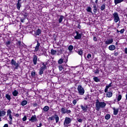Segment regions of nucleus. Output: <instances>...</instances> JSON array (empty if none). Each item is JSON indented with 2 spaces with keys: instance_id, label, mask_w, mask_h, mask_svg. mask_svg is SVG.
I'll list each match as a JSON object with an SVG mask.
<instances>
[{
  "instance_id": "c9c22d12",
  "label": "nucleus",
  "mask_w": 127,
  "mask_h": 127,
  "mask_svg": "<svg viewBox=\"0 0 127 127\" xmlns=\"http://www.w3.org/2000/svg\"><path fill=\"white\" fill-rule=\"evenodd\" d=\"M64 62V61L62 59H61L59 60L58 63L59 64H62Z\"/></svg>"
},
{
  "instance_id": "1a4fd4ad",
  "label": "nucleus",
  "mask_w": 127,
  "mask_h": 127,
  "mask_svg": "<svg viewBox=\"0 0 127 127\" xmlns=\"http://www.w3.org/2000/svg\"><path fill=\"white\" fill-rule=\"evenodd\" d=\"M80 108L82 110V111H84L85 113L87 112V110H88V105H85L84 106H83V105H80Z\"/></svg>"
},
{
  "instance_id": "c85d7f7f",
  "label": "nucleus",
  "mask_w": 127,
  "mask_h": 127,
  "mask_svg": "<svg viewBox=\"0 0 127 127\" xmlns=\"http://www.w3.org/2000/svg\"><path fill=\"white\" fill-rule=\"evenodd\" d=\"M119 114V109H116L115 111H114V115L115 116H117Z\"/></svg>"
},
{
  "instance_id": "72a5a7b5",
  "label": "nucleus",
  "mask_w": 127,
  "mask_h": 127,
  "mask_svg": "<svg viewBox=\"0 0 127 127\" xmlns=\"http://www.w3.org/2000/svg\"><path fill=\"white\" fill-rule=\"evenodd\" d=\"M122 100V95L120 94L118 97V102H120Z\"/></svg>"
},
{
  "instance_id": "5701e85b",
  "label": "nucleus",
  "mask_w": 127,
  "mask_h": 127,
  "mask_svg": "<svg viewBox=\"0 0 127 127\" xmlns=\"http://www.w3.org/2000/svg\"><path fill=\"white\" fill-rule=\"evenodd\" d=\"M43 111L44 112H48L49 111V107L46 106L43 108Z\"/></svg>"
},
{
  "instance_id": "f704fd0d",
  "label": "nucleus",
  "mask_w": 127,
  "mask_h": 127,
  "mask_svg": "<svg viewBox=\"0 0 127 127\" xmlns=\"http://www.w3.org/2000/svg\"><path fill=\"white\" fill-rule=\"evenodd\" d=\"M92 8H91V7H88L87 9V11H88V12H91V13H92Z\"/></svg>"
},
{
  "instance_id": "69168bd1",
  "label": "nucleus",
  "mask_w": 127,
  "mask_h": 127,
  "mask_svg": "<svg viewBox=\"0 0 127 127\" xmlns=\"http://www.w3.org/2000/svg\"><path fill=\"white\" fill-rule=\"evenodd\" d=\"M126 100H127V94L126 95Z\"/></svg>"
},
{
  "instance_id": "4be33fe9",
  "label": "nucleus",
  "mask_w": 127,
  "mask_h": 127,
  "mask_svg": "<svg viewBox=\"0 0 127 127\" xmlns=\"http://www.w3.org/2000/svg\"><path fill=\"white\" fill-rule=\"evenodd\" d=\"M12 95L13 96H14V97H16V96H17V95H18V91H16V90H14L13 92H12Z\"/></svg>"
},
{
  "instance_id": "ddd939ff",
  "label": "nucleus",
  "mask_w": 127,
  "mask_h": 127,
  "mask_svg": "<svg viewBox=\"0 0 127 127\" xmlns=\"http://www.w3.org/2000/svg\"><path fill=\"white\" fill-rule=\"evenodd\" d=\"M39 46H40V43H39V42H38V41H37V44L36 46L35 47L34 52H37V51L39 50Z\"/></svg>"
},
{
  "instance_id": "20e7f679",
  "label": "nucleus",
  "mask_w": 127,
  "mask_h": 127,
  "mask_svg": "<svg viewBox=\"0 0 127 127\" xmlns=\"http://www.w3.org/2000/svg\"><path fill=\"white\" fill-rule=\"evenodd\" d=\"M11 64L12 66H15L14 69H18V66H19V64H18V63H16V62L14 60H11Z\"/></svg>"
},
{
  "instance_id": "5fc2aeb1",
  "label": "nucleus",
  "mask_w": 127,
  "mask_h": 127,
  "mask_svg": "<svg viewBox=\"0 0 127 127\" xmlns=\"http://www.w3.org/2000/svg\"><path fill=\"white\" fill-rule=\"evenodd\" d=\"M17 44L19 45V46H21V41H18Z\"/></svg>"
},
{
  "instance_id": "cd10ccee",
  "label": "nucleus",
  "mask_w": 127,
  "mask_h": 127,
  "mask_svg": "<svg viewBox=\"0 0 127 127\" xmlns=\"http://www.w3.org/2000/svg\"><path fill=\"white\" fill-rule=\"evenodd\" d=\"M73 48H74V47L72 45H70L68 46V49L69 51V52H71L73 50Z\"/></svg>"
},
{
  "instance_id": "3c124183",
  "label": "nucleus",
  "mask_w": 127,
  "mask_h": 127,
  "mask_svg": "<svg viewBox=\"0 0 127 127\" xmlns=\"http://www.w3.org/2000/svg\"><path fill=\"white\" fill-rule=\"evenodd\" d=\"M108 89H109L108 87H107V86H106V88L105 89V93H108Z\"/></svg>"
},
{
  "instance_id": "ea45409f",
  "label": "nucleus",
  "mask_w": 127,
  "mask_h": 127,
  "mask_svg": "<svg viewBox=\"0 0 127 127\" xmlns=\"http://www.w3.org/2000/svg\"><path fill=\"white\" fill-rule=\"evenodd\" d=\"M49 120H50V121H54V116H52V117H50Z\"/></svg>"
},
{
  "instance_id": "4d7b16f0",
  "label": "nucleus",
  "mask_w": 127,
  "mask_h": 127,
  "mask_svg": "<svg viewBox=\"0 0 127 127\" xmlns=\"http://www.w3.org/2000/svg\"><path fill=\"white\" fill-rule=\"evenodd\" d=\"M93 40H94V41H97V37H93Z\"/></svg>"
},
{
  "instance_id": "e433bc0d",
  "label": "nucleus",
  "mask_w": 127,
  "mask_h": 127,
  "mask_svg": "<svg viewBox=\"0 0 127 127\" xmlns=\"http://www.w3.org/2000/svg\"><path fill=\"white\" fill-rule=\"evenodd\" d=\"M78 54L82 56V55H83V51L82 50L79 51L78 52Z\"/></svg>"
},
{
  "instance_id": "6e6552de",
  "label": "nucleus",
  "mask_w": 127,
  "mask_h": 127,
  "mask_svg": "<svg viewBox=\"0 0 127 127\" xmlns=\"http://www.w3.org/2000/svg\"><path fill=\"white\" fill-rule=\"evenodd\" d=\"M71 122H72V120H71V119L70 118L65 117L64 123L67 124L69 125V124L71 123Z\"/></svg>"
},
{
  "instance_id": "f03ea898",
  "label": "nucleus",
  "mask_w": 127,
  "mask_h": 127,
  "mask_svg": "<svg viewBox=\"0 0 127 127\" xmlns=\"http://www.w3.org/2000/svg\"><path fill=\"white\" fill-rule=\"evenodd\" d=\"M77 90L78 92V94H79L80 96H83V95L85 94V89H84V88L82 87V85L78 86Z\"/></svg>"
},
{
  "instance_id": "a211bd4d",
  "label": "nucleus",
  "mask_w": 127,
  "mask_h": 127,
  "mask_svg": "<svg viewBox=\"0 0 127 127\" xmlns=\"http://www.w3.org/2000/svg\"><path fill=\"white\" fill-rule=\"evenodd\" d=\"M124 0H114V3L117 5L118 3H121V2H123Z\"/></svg>"
},
{
  "instance_id": "6e6d98bb",
  "label": "nucleus",
  "mask_w": 127,
  "mask_h": 127,
  "mask_svg": "<svg viewBox=\"0 0 127 127\" xmlns=\"http://www.w3.org/2000/svg\"><path fill=\"white\" fill-rule=\"evenodd\" d=\"M112 86V83H110L108 85H107L106 87L107 88H110Z\"/></svg>"
},
{
  "instance_id": "b1692460",
  "label": "nucleus",
  "mask_w": 127,
  "mask_h": 127,
  "mask_svg": "<svg viewBox=\"0 0 127 127\" xmlns=\"http://www.w3.org/2000/svg\"><path fill=\"white\" fill-rule=\"evenodd\" d=\"M21 105V106H25L26 105H27V101L24 100L22 101Z\"/></svg>"
},
{
  "instance_id": "a878e982",
  "label": "nucleus",
  "mask_w": 127,
  "mask_h": 127,
  "mask_svg": "<svg viewBox=\"0 0 127 127\" xmlns=\"http://www.w3.org/2000/svg\"><path fill=\"white\" fill-rule=\"evenodd\" d=\"M5 98L7 99L8 101H10V100H11V97L9 94H6L5 95Z\"/></svg>"
},
{
  "instance_id": "bf43d9fd",
  "label": "nucleus",
  "mask_w": 127,
  "mask_h": 127,
  "mask_svg": "<svg viewBox=\"0 0 127 127\" xmlns=\"http://www.w3.org/2000/svg\"><path fill=\"white\" fill-rule=\"evenodd\" d=\"M20 21H21V22H24V19H20Z\"/></svg>"
},
{
  "instance_id": "603ef678",
  "label": "nucleus",
  "mask_w": 127,
  "mask_h": 127,
  "mask_svg": "<svg viewBox=\"0 0 127 127\" xmlns=\"http://www.w3.org/2000/svg\"><path fill=\"white\" fill-rule=\"evenodd\" d=\"M99 72H100V71H99L98 69H96V70L95 71L94 73H95V74H99Z\"/></svg>"
},
{
  "instance_id": "052dcab7",
  "label": "nucleus",
  "mask_w": 127,
  "mask_h": 127,
  "mask_svg": "<svg viewBox=\"0 0 127 127\" xmlns=\"http://www.w3.org/2000/svg\"><path fill=\"white\" fill-rule=\"evenodd\" d=\"M80 27H81V26L80 25V24H78L77 25V28L80 29Z\"/></svg>"
},
{
  "instance_id": "f3484780",
  "label": "nucleus",
  "mask_w": 127,
  "mask_h": 127,
  "mask_svg": "<svg viewBox=\"0 0 127 127\" xmlns=\"http://www.w3.org/2000/svg\"><path fill=\"white\" fill-rule=\"evenodd\" d=\"M109 50H111V51H113V50H115V49H116V46H115L114 45H110L109 47Z\"/></svg>"
},
{
  "instance_id": "680f3d73",
  "label": "nucleus",
  "mask_w": 127,
  "mask_h": 127,
  "mask_svg": "<svg viewBox=\"0 0 127 127\" xmlns=\"http://www.w3.org/2000/svg\"><path fill=\"white\" fill-rule=\"evenodd\" d=\"M39 127H42V123H40Z\"/></svg>"
},
{
  "instance_id": "58836bf2",
  "label": "nucleus",
  "mask_w": 127,
  "mask_h": 127,
  "mask_svg": "<svg viewBox=\"0 0 127 127\" xmlns=\"http://www.w3.org/2000/svg\"><path fill=\"white\" fill-rule=\"evenodd\" d=\"M31 76L33 77H35V72L34 71L31 72Z\"/></svg>"
},
{
  "instance_id": "e2e57ef3",
  "label": "nucleus",
  "mask_w": 127,
  "mask_h": 127,
  "mask_svg": "<svg viewBox=\"0 0 127 127\" xmlns=\"http://www.w3.org/2000/svg\"><path fill=\"white\" fill-rule=\"evenodd\" d=\"M93 7H94V8H96V5H95V4L93 5Z\"/></svg>"
},
{
  "instance_id": "13d9d810",
  "label": "nucleus",
  "mask_w": 127,
  "mask_h": 127,
  "mask_svg": "<svg viewBox=\"0 0 127 127\" xmlns=\"http://www.w3.org/2000/svg\"><path fill=\"white\" fill-rule=\"evenodd\" d=\"M118 55H119V53H118V52H116V53H114L115 56H118Z\"/></svg>"
},
{
  "instance_id": "6ab92c4d",
  "label": "nucleus",
  "mask_w": 127,
  "mask_h": 127,
  "mask_svg": "<svg viewBox=\"0 0 127 127\" xmlns=\"http://www.w3.org/2000/svg\"><path fill=\"white\" fill-rule=\"evenodd\" d=\"M106 96L108 98H111L113 96V93L112 92H108L107 93Z\"/></svg>"
},
{
  "instance_id": "39448f33",
  "label": "nucleus",
  "mask_w": 127,
  "mask_h": 127,
  "mask_svg": "<svg viewBox=\"0 0 127 127\" xmlns=\"http://www.w3.org/2000/svg\"><path fill=\"white\" fill-rule=\"evenodd\" d=\"M113 16L114 17V21L117 23L118 21H120V17L118 12H115L113 13Z\"/></svg>"
},
{
  "instance_id": "a18cd8bd",
  "label": "nucleus",
  "mask_w": 127,
  "mask_h": 127,
  "mask_svg": "<svg viewBox=\"0 0 127 127\" xmlns=\"http://www.w3.org/2000/svg\"><path fill=\"white\" fill-rule=\"evenodd\" d=\"M27 118L26 117V116H25L23 118H22V121L23 122H25L26 121Z\"/></svg>"
},
{
  "instance_id": "c03bdc74",
  "label": "nucleus",
  "mask_w": 127,
  "mask_h": 127,
  "mask_svg": "<svg viewBox=\"0 0 127 127\" xmlns=\"http://www.w3.org/2000/svg\"><path fill=\"white\" fill-rule=\"evenodd\" d=\"M71 113H72L71 110H68L67 109H66V114H71Z\"/></svg>"
},
{
  "instance_id": "a19ab883",
  "label": "nucleus",
  "mask_w": 127,
  "mask_h": 127,
  "mask_svg": "<svg viewBox=\"0 0 127 127\" xmlns=\"http://www.w3.org/2000/svg\"><path fill=\"white\" fill-rule=\"evenodd\" d=\"M59 69L60 71H62L63 70V66H62V65H59Z\"/></svg>"
},
{
  "instance_id": "79ce46f5",
  "label": "nucleus",
  "mask_w": 127,
  "mask_h": 127,
  "mask_svg": "<svg viewBox=\"0 0 127 127\" xmlns=\"http://www.w3.org/2000/svg\"><path fill=\"white\" fill-rule=\"evenodd\" d=\"M9 118V121L10 122H12V116H11V114L10 115H8Z\"/></svg>"
},
{
  "instance_id": "de8ad7c7",
  "label": "nucleus",
  "mask_w": 127,
  "mask_h": 127,
  "mask_svg": "<svg viewBox=\"0 0 127 127\" xmlns=\"http://www.w3.org/2000/svg\"><path fill=\"white\" fill-rule=\"evenodd\" d=\"M120 32L121 34H123L125 32V29H122L120 31Z\"/></svg>"
},
{
  "instance_id": "774afa93",
  "label": "nucleus",
  "mask_w": 127,
  "mask_h": 127,
  "mask_svg": "<svg viewBox=\"0 0 127 127\" xmlns=\"http://www.w3.org/2000/svg\"><path fill=\"white\" fill-rule=\"evenodd\" d=\"M117 33H119V32H120V31H119V30H117Z\"/></svg>"
},
{
  "instance_id": "0eeeda50",
  "label": "nucleus",
  "mask_w": 127,
  "mask_h": 127,
  "mask_svg": "<svg viewBox=\"0 0 127 127\" xmlns=\"http://www.w3.org/2000/svg\"><path fill=\"white\" fill-rule=\"evenodd\" d=\"M30 122L34 123L37 122V118H36V115H33L31 117V119H29Z\"/></svg>"
},
{
  "instance_id": "4c0bfd02",
  "label": "nucleus",
  "mask_w": 127,
  "mask_h": 127,
  "mask_svg": "<svg viewBox=\"0 0 127 127\" xmlns=\"http://www.w3.org/2000/svg\"><path fill=\"white\" fill-rule=\"evenodd\" d=\"M57 52L60 53L61 54H62L63 52V50L62 49H60V50H58Z\"/></svg>"
},
{
  "instance_id": "9d476101",
  "label": "nucleus",
  "mask_w": 127,
  "mask_h": 127,
  "mask_svg": "<svg viewBox=\"0 0 127 127\" xmlns=\"http://www.w3.org/2000/svg\"><path fill=\"white\" fill-rule=\"evenodd\" d=\"M113 42H114V39H108L105 41V44H106L107 45H109L110 44H112Z\"/></svg>"
},
{
  "instance_id": "aec40b11",
  "label": "nucleus",
  "mask_w": 127,
  "mask_h": 127,
  "mask_svg": "<svg viewBox=\"0 0 127 127\" xmlns=\"http://www.w3.org/2000/svg\"><path fill=\"white\" fill-rule=\"evenodd\" d=\"M54 117V119H55L56 120V123H58V122H59V116H58L57 114H56Z\"/></svg>"
},
{
  "instance_id": "2f4dec72",
  "label": "nucleus",
  "mask_w": 127,
  "mask_h": 127,
  "mask_svg": "<svg viewBox=\"0 0 127 127\" xmlns=\"http://www.w3.org/2000/svg\"><path fill=\"white\" fill-rule=\"evenodd\" d=\"M93 80L94 81H95V82H100V79H99L98 77H94Z\"/></svg>"
},
{
  "instance_id": "7ed1b4c3",
  "label": "nucleus",
  "mask_w": 127,
  "mask_h": 127,
  "mask_svg": "<svg viewBox=\"0 0 127 127\" xmlns=\"http://www.w3.org/2000/svg\"><path fill=\"white\" fill-rule=\"evenodd\" d=\"M42 65L43 66H41L39 69V75H42L44 72V71L46 70V69H47V66H46V65L44 64V63H43Z\"/></svg>"
},
{
  "instance_id": "4468645a",
  "label": "nucleus",
  "mask_w": 127,
  "mask_h": 127,
  "mask_svg": "<svg viewBox=\"0 0 127 127\" xmlns=\"http://www.w3.org/2000/svg\"><path fill=\"white\" fill-rule=\"evenodd\" d=\"M60 16V18H59V23H61V22H62V21H63V19L64 18V16L63 15H57V17H59Z\"/></svg>"
},
{
  "instance_id": "09e8293b",
  "label": "nucleus",
  "mask_w": 127,
  "mask_h": 127,
  "mask_svg": "<svg viewBox=\"0 0 127 127\" xmlns=\"http://www.w3.org/2000/svg\"><path fill=\"white\" fill-rule=\"evenodd\" d=\"M93 11H94V13H97V12L98 11V9H97V8H94Z\"/></svg>"
},
{
  "instance_id": "c756f323",
  "label": "nucleus",
  "mask_w": 127,
  "mask_h": 127,
  "mask_svg": "<svg viewBox=\"0 0 127 127\" xmlns=\"http://www.w3.org/2000/svg\"><path fill=\"white\" fill-rule=\"evenodd\" d=\"M12 113V112H11V110H10V109L8 110L7 111V116L8 117V116L11 115Z\"/></svg>"
},
{
  "instance_id": "338daca9",
  "label": "nucleus",
  "mask_w": 127,
  "mask_h": 127,
  "mask_svg": "<svg viewBox=\"0 0 127 127\" xmlns=\"http://www.w3.org/2000/svg\"><path fill=\"white\" fill-rule=\"evenodd\" d=\"M95 3H98V0H95Z\"/></svg>"
},
{
  "instance_id": "f257e3e1",
  "label": "nucleus",
  "mask_w": 127,
  "mask_h": 127,
  "mask_svg": "<svg viewBox=\"0 0 127 127\" xmlns=\"http://www.w3.org/2000/svg\"><path fill=\"white\" fill-rule=\"evenodd\" d=\"M106 105L107 104H106V103L104 102H100L99 101V99H97L95 103L96 110V111L99 112V111H100L101 109H105V108H106Z\"/></svg>"
},
{
  "instance_id": "7c9ffc66",
  "label": "nucleus",
  "mask_w": 127,
  "mask_h": 127,
  "mask_svg": "<svg viewBox=\"0 0 127 127\" xmlns=\"http://www.w3.org/2000/svg\"><path fill=\"white\" fill-rule=\"evenodd\" d=\"M111 119V115L110 114H107L105 116V120H110Z\"/></svg>"
},
{
  "instance_id": "8fccbe9b",
  "label": "nucleus",
  "mask_w": 127,
  "mask_h": 127,
  "mask_svg": "<svg viewBox=\"0 0 127 127\" xmlns=\"http://www.w3.org/2000/svg\"><path fill=\"white\" fill-rule=\"evenodd\" d=\"M77 121L79 122V123H82V122H83V119H77Z\"/></svg>"
},
{
  "instance_id": "864d4df0",
  "label": "nucleus",
  "mask_w": 127,
  "mask_h": 127,
  "mask_svg": "<svg viewBox=\"0 0 127 127\" xmlns=\"http://www.w3.org/2000/svg\"><path fill=\"white\" fill-rule=\"evenodd\" d=\"M6 46H7V47H8V45H9V44H10V41H8V42H6Z\"/></svg>"
},
{
  "instance_id": "49530a36",
  "label": "nucleus",
  "mask_w": 127,
  "mask_h": 127,
  "mask_svg": "<svg viewBox=\"0 0 127 127\" xmlns=\"http://www.w3.org/2000/svg\"><path fill=\"white\" fill-rule=\"evenodd\" d=\"M91 57H92V55L90 54H88L87 56V58L88 59H90V58H91Z\"/></svg>"
},
{
  "instance_id": "bb28decb",
  "label": "nucleus",
  "mask_w": 127,
  "mask_h": 127,
  "mask_svg": "<svg viewBox=\"0 0 127 127\" xmlns=\"http://www.w3.org/2000/svg\"><path fill=\"white\" fill-rule=\"evenodd\" d=\"M57 53V51L56 50H54L53 49H52L51 51V54L52 55H55V54Z\"/></svg>"
},
{
  "instance_id": "37998d69",
  "label": "nucleus",
  "mask_w": 127,
  "mask_h": 127,
  "mask_svg": "<svg viewBox=\"0 0 127 127\" xmlns=\"http://www.w3.org/2000/svg\"><path fill=\"white\" fill-rule=\"evenodd\" d=\"M32 105L34 108H36V107L38 106V104L37 103H33Z\"/></svg>"
},
{
  "instance_id": "473e14b6",
  "label": "nucleus",
  "mask_w": 127,
  "mask_h": 127,
  "mask_svg": "<svg viewBox=\"0 0 127 127\" xmlns=\"http://www.w3.org/2000/svg\"><path fill=\"white\" fill-rule=\"evenodd\" d=\"M78 99L73 100V101H72L73 105H74V106H75V105H76L77 104V102H78Z\"/></svg>"
},
{
  "instance_id": "412c9836",
  "label": "nucleus",
  "mask_w": 127,
  "mask_h": 127,
  "mask_svg": "<svg viewBox=\"0 0 127 127\" xmlns=\"http://www.w3.org/2000/svg\"><path fill=\"white\" fill-rule=\"evenodd\" d=\"M17 8L19 10L20 9V7H21V3L19 2H17V3L16 4Z\"/></svg>"
},
{
  "instance_id": "2eb2a0df",
  "label": "nucleus",
  "mask_w": 127,
  "mask_h": 127,
  "mask_svg": "<svg viewBox=\"0 0 127 127\" xmlns=\"http://www.w3.org/2000/svg\"><path fill=\"white\" fill-rule=\"evenodd\" d=\"M66 111H67V109H66V108H65V107L62 108L61 109V112L62 114H63V115H65V114H66Z\"/></svg>"
},
{
  "instance_id": "0e129e2a",
  "label": "nucleus",
  "mask_w": 127,
  "mask_h": 127,
  "mask_svg": "<svg viewBox=\"0 0 127 127\" xmlns=\"http://www.w3.org/2000/svg\"><path fill=\"white\" fill-rule=\"evenodd\" d=\"M113 110L114 111H116V110H117V109H116L115 107L113 108Z\"/></svg>"
},
{
  "instance_id": "f8f14e48",
  "label": "nucleus",
  "mask_w": 127,
  "mask_h": 127,
  "mask_svg": "<svg viewBox=\"0 0 127 127\" xmlns=\"http://www.w3.org/2000/svg\"><path fill=\"white\" fill-rule=\"evenodd\" d=\"M33 62L34 65H36L37 64V56L36 55L33 56Z\"/></svg>"
},
{
  "instance_id": "dca6fc26",
  "label": "nucleus",
  "mask_w": 127,
  "mask_h": 127,
  "mask_svg": "<svg viewBox=\"0 0 127 127\" xmlns=\"http://www.w3.org/2000/svg\"><path fill=\"white\" fill-rule=\"evenodd\" d=\"M41 29H38L36 31V32L35 33V35L36 36H39L40 34H41Z\"/></svg>"
},
{
  "instance_id": "423d86ee",
  "label": "nucleus",
  "mask_w": 127,
  "mask_h": 127,
  "mask_svg": "<svg viewBox=\"0 0 127 127\" xmlns=\"http://www.w3.org/2000/svg\"><path fill=\"white\" fill-rule=\"evenodd\" d=\"M76 35L74 36V39H82V35H83V33H79L78 31H75Z\"/></svg>"
},
{
  "instance_id": "9b49d317",
  "label": "nucleus",
  "mask_w": 127,
  "mask_h": 127,
  "mask_svg": "<svg viewBox=\"0 0 127 127\" xmlns=\"http://www.w3.org/2000/svg\"><path fill=\"white\" fill-rule=\"evenodd\" d=\"M6 114V112L4 110H1L0 108V117H4V116H5Z\"/></svg>"
},
{
  "instance_id": "393cba45",
  "label": "nucleus",
  "mask_w": 127,
  "mask_h": 127,
  "mask_svg": "<svg viewBox=\"0 0 127 127\" xmlns=\"http://www.w3.org/2000/svg\"><path fill=\"white\" fill-rule=\"evenodd\" d=\"M106 8V4H103L101 5L100 7L101 10L103 11L104 10V9Z\"/></svg>"
}]
</instances>
